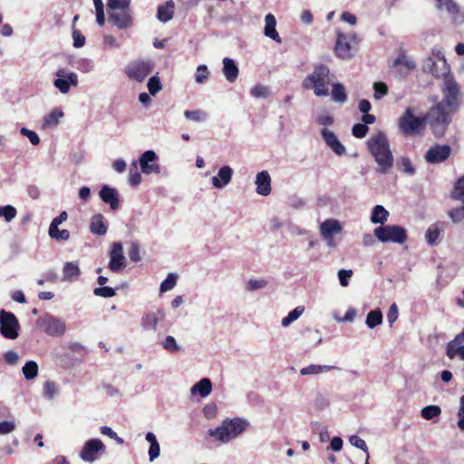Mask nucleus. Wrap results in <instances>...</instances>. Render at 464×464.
Returning a JSON list of instances; mask_svg holds the SVG:
<instances>
[{"label": "nucleus", "instance_id": "nucleus-26", "mask_svg": "<svg viewBox=\"0 0 464 464\" xmlns=\"http://www.w3.org/2000/svg\"><path fill=\"white\" fill-rule=\"evenodd\" d=\"M222 71L226 79L229 82H234L237 79L238 68L234 60L227 57L224 58Z\"/></svg>", "mask_w": 464, "mask_h": 464}, {"label": "nucleus", "instance_id": "nucleus-32", "mask_svg": "<svg viewBox=\"0 0 464 464\" xmlns=\"http://www.w3.org/2000/svg\"><path fill=\"white\" fill-rule=\"evenodd\" d=\"M389 212L381 205H377L373 208L371 221L373 224H381L384 225V223L388 220Z\"/></svg>", "mask_w": 464, "mask_h": 464}, {"label": "nucleus", "instance_id": "nucleus-19", "mask_svg": "<svg viewBox=\"0 0 464 464\" xmlns=\"http://www.w3.org/2000/svg\"><path fill=\"white\" fill-rule=\"evenodd\" d=\"M321 135L325 144L338 156L345 153V147L340 142L337 136L326 128L322 129Z\"/></svg>", "mask_w": 464, "mask_h": 464}, {"label": "nucleus", "instance_id": "nucleus-40", "mask_svg": "<svg viewBox=\"0 0 464 464\" xmlns=\"http://www.w3.org/2000/svg\"><path fill=\"white\" fill-rule=\"evenodd\" d=\"M441 409L437 405H429L421 409L420 415L427 420H431L440 415Z\"/></svg>", "mask_w": 464, "mask_h": 464}, {"label": "nucleus", "instance_id": "nucleus-16", "mask_svg": "<svg viewBox=\"0 0 464 464\" xmlns=\"http://www.w3.org/2000/svg\"><path fill=\"white\" fill-rule=\"evenodd\" d=\"M56 76L58 78L54 80L53 84L62 93H67L71 86L78 84V76L74 72H65L60 69L56 72Z\"/></svg>", "mask_w": 464, "mask_h": 464}, {"label": "nucleus", "instance_id": "nucleus-61", "mask_svg": "<svg viewBox=\"0 0 464 464\" xmlns=\"http://www.w3.org/2000/svg\"><path fill=\"white\" fill-rule=\"evenodd\" d=\"M129 257L133 262H138L140 260V246L138 243L132 242L130 247L129 249Z\"/></svg>", "mask_w": 464, "mask_h": 464}, {"label": "nucleus", "instance_id": "nucleus-22", "mask_svg": "<svg viewBox=\"0 0 464 464\" xmlns=\"http://www.w3.org/2000/svg\"><path fill=\"white\" fill-rule=\"evenodd\" d=\"M233 169L229 166H223L218 169V175L211 179L212 185L216 188H223L232 179Z\"/></svg>", "mask_w": 464, "mask_h": 464}, {"label": "nucleus", "instance_id": "nucleus-58", "mask_svg": "<svg viewBox=\"0 0 464 464\" xmlns=\"http://www.w3.org/2000/svg\"><path fill=\"white\" fill-rule=\"evenodd\" d=\"M369 130L368 126L362 123H357L353 125L352 129V133L354 137L362 139L366 136L367 132Z\"/></svg>", "mask_w": 464, "mask_h": 464}, {"label": "nucleus", "instance_id": "nucleus-12", "mask_svg": "<svg viewBox=\"0 0 464 464\" xmlns=\"http://www.w3.org/2000/svg\"><path fill=\"white\" fill-rule=\"evenodd\" d=\"M154 63L150 60H137L130 63L125 70L129 78L141 82L152 72Z\"/></svg>", "mask_w": 464, "mask_h": 464}, {"label": "nucleus", "instance_id": "nucleus-30", "mask_svg": "<svg viewBox=\"0 0 464 464\" xmlns=\"http://www.w3.org/2000/svg\"><path fill=\"white\" fill-rule=\"evenodd\" d=\"M331 370H339L336 366L332 365H317V364H310L307 367H304L300 370V373L303 376L305 375H316L320 374L324 372H328Z\"/></svg>", "mask_w": 464, "mask_h": 464}, {"label": "nucleus", "instance_id": "nucleus-27", "mask_svg": "<svg viewBox=\"0 0 464 464\" xmlns=\"http://www.w3.org/2000/svg\"><path fill=\"white\" fill-rule=\"evenodd\" d=\"M90 229L94 235L104 236L106 234L107 226L102 214H95L92 217Z\"/></svg>", "mask_w": 464, "mask_h": 464}, {"label": "nucleus", "instance_id": "nucleus-49", "mask_svg": "<svg viewBox=\"0 0 464 464\" xmlns=\"http://www.w3.org/2000/svg\"><path fill=\"white\" fill-rule=\"evenodd\" d=\"M147 87L150 93L154 96L162 89V84L160 78L154 75L149 79Z\"/></svg>", "mask_w": 464, "mask_h": 464}, {"label": "nucleus", "instance_id": "nucleus-33", "mask_svg": "<svg viewBox=\"0 0 464 464\" xmlns=\"http://www.w3.org/2000/svg\"><path fill=\"white\" fill-rule=\"evenodd\" d=\"M64 280H74L80 276L78 264L75 262H66L63 268Z\"/></svg>", "mask_w": 464, "mask_h": 464}, {"label": "nucleus", "instance_id": "nucleus-41", "mask_svg": "<svg viewBox=\"0 0 464 464\" xmlns=\"http://www.w3.org/2000/svg\"><path fill=\"white\" fill-rule=\"evenodd\" d=\"M49 236L58 241H66L70 238V232L67 229L60 230L58 226L49 227Z\"/></svg>", "mask_w": 464, "mask_h": 464}, {"label": "nucleus", "instance_id": "nucleus-5", "mask_svg": "<svg viewBox=\"0 0 464 464\" xmlns=\"http://www.w3.org/2000/svg\"><path fill=\"white\" fill-rule=\"evenodd\" d=\"M442 100L438 103L457 112L461 107V89L457 81L451 77H445L440 88Z\"/></svg>", "mask_w": 464, "mask_h": 464}, {"label": "nucleus", "instance_id": "nucleus-59", "mask_svg": "<svg viewBox=\"0 0 464 464\" xmlns=\"http://www.w3.org/2000/svg\"><path fill=\"white\" fill-rule=\"evenodd\" d=\"M373 88L376 100H381L388 92V87L384 82H375Z\"/></svg>", "mask_w": 464, "mask_h": 464}, {"label": "nucleus", "instance_id": "nucleus-21", "mask_svg": "<svg viewBox=\"0 0 464 464\" xmlns=\"http://www.w3.org/2000/svg\"><path fill=\"white\" fill-rule=\"evenodd\" d=\"M255 183L258 195L268 196L271 193V177L267 170L258 172Z\"/></svg>", "mask_w": 464, "mask_h": 464}, {"label": "nucleus", "instance_id": "nucleus-24", "mask_svg": "<svg viewBox=\"0 0 464 464\" xmlns=\"http://www.w3.org/2000/svg\"><path fill=\"white\" fill-rule=\"evenodd\" d=\"M319 230L321 237H326V236H334L341 233L342 226L338 220L328 218L320 225Z\"/></svg>", "mask_w": 464, "mask_h": 464}, {"label": "nucleus", "instance_id": "nucleus-42", "mask_svg": "<svg viewBox=\"0 0 464 464\" xmlns=\"http://www.w3.org/2000/svg\"><path fill=\"white\" fill-rule=\"evenodd\" d=\"M22 371L26 380H33L38 374V364L34 361H29L24 365Z\"/></svg>", "mask_w": 464, "mask_h": 464}, {"label": "nucleus", "instance_id": "nucleus-20", "mask_svg": "<svg viewBox=\"0 0 464 464\" xmlns=\"http://www.w3.org/2000/svg\"><path fill=\"white\" fill-rule=\"evenodd\" d=\"M100 198L102 200L110 205V208L112 210H116L120 207V198L118 191L109 187L108 185H103L99 192Z\"/></svg>", "mask_w": 464, "mask_h": 464}, {"label": "nucleus", "instance_id": "nucleus-14", "mask_svg": "<svg viewBox=\"0 0 464 464\" xmlns=\"http://www.w3.org/2000/svg\"><path fill=\"white\" fill-rule=\"evenodd\" d=\"M158 159L154 150H149L143 152L139 160L141 172L146 175L160 174V167L157 162Z\"/></svg>", "mask_w": 464, "mask_h": 464}, {"label": "nucleus", "instance_id": "nucleus-35", "mask_svg": "<svg viewBox=\"0 0 464 464\" xmlns=\"http://www.w3.org/2000/svg\"><path fill=\"white\" fill-rule=\"evenodd\" d=\"M365 323L370 329L380 325L382 323V314L381 310L375 309L370 311L366 316Z\"/></svg>", "mask_w": 464, "mask_h": 464}, {"label": "nucleus", "instance_id": "nucleus-47", "mask_svg": "<svg viewBox=\"0 0 464 464\" xmlns=\"http://www.w3.org/2000/svg\"><path fill=\"white\" fill-rule=\"evenodd\" d=\"M461 203L462 205L460 207L452 208L448 214L451 221L455 224H459L464 220V202Z\"/></svg>", "mask_w": 464, "mask_h": 464}, {"label": "nucleus", "instance_id": "nucleus-13", "mask_svg": "<svg viewBox=\"0 0 464 464\" xmlns=\"http://www.w3.org/2000/svg\"><path fill=\"white\" fill-rule=\"evenodd\" d=\"M106 448L99 439H92L86 441L80 452L81 459L85 462H94L100 455L105 453Z\"/></svg>", "mask_w": 464, "mask_h": 464}, {"label": "nucleus", "instance_id": "nucleus-17", "mask_svg": "<svg viewBox=\"0 0 464 464\" xmlns=\"http://www.w3.org/2000/svg\"><path fill=\"white\" fill-rule=\"evenodd\" d=\"M126 266V259L123 255L122 244L116 242L112 245L110 252L109 269L112 272H119Z\"/></svg>", "mask_w": 464, "mask_h": 464}, {"label": "nucleus", "instance_id": "nucleus-39", "mask_svg": "<svg viewBox=\"0 0 464 464\" xmlns=\"http://www.w3.org/2000/svg\"><path fill=\"white\" fill-rule=\"evenodd\" d=\"M159 323L158 316L155 313L150 312L145 314L141 318V324L145 329L156 330Z\"/></svg>", "mask_w": 464, "mask_h": 464}, {"label": "nucleus", "instance_id": "nucleus-1", "mask_svg": "<svg viewBox=\"0 0 464 464\" xmlns=\"http://www.w3.org/2000/svg\"><path fill=\"white\" fill-rule=\"evenodd\" d=\"M367 147L377 164V171L389 173L393 168L394 157L387 135L382 131L372 135L367 140Z\"/></svg>", "mask_w": 464, "mask_h": 464}, {"label": "nucleus", "instance_id": "nucleus-45", "mask_svg": "<svg viewBox=\"0 0 464 464\" xmlns=\"http://www.w3.org/2000/svg\"><path fill=\"white\" fill-rule=\"evenodd\" d=\"M399 164L401 168V171L409 176H413L416 173V169L412 165V162L409 157H401Z\"/></svg>", "mask_w": 464, "mask_h": 464}, {"label": "nucleus", "instance_id": "nucleus-52", "mask_svg": "<svg viewBox=\"0 0 464 464\" xmlns=\"http://www.w3.org/2000/svg\"><path fill=\"white\" fill-rule=\"evenodd\" d=\"M437 7L445 8L450 14H456L459 11L458 5L452 0H437Z\"/></svg>", "mask_w": 464, "mask_h": 464}, {"label": "nucleus", "instance_id": "nucleus-29", "mask_svg": "<svg viewBox=\"0 0 464 464\" xmlns=\"http://www.w3.org/2000/svg\"><path fill=\"white\" fill-rule=\"evenodd\" d=\"M332 99L336 103L343 104L347 102L348 96L345 87L340 82L332 83Z\"/></svg>", "mask_w": 464, "mask_h": 464}, {"label": "nucleus", "instance_id": "nucleus-48", "mask_svg": "<svg viewBox=\"0 0 464 464\" xmlns=\"http://www.w3.org/2000/svg\"><path fill=\"white\" fill-rule=\"evenodd\" d=\"M16 209L11 205L0 207V218H3L6 222H11L16 216Z\"/></svg>", "mask_w": 464, "mask_h": 464}, {"label": "nucleus", "instance_id": "nucleus-9", "mask_svg": "<svg viewBox=\"0 0 464 464\" xmlns=\"http://www.w3.org/2000/svg\"><path fill=\"white\" fill-rule=\"evenodd\" d=\"M413 108H406L403 114L399 119V128L402 134L406 136L419 133L425 126L424 117H416L413 114Z\"/></svg>", "mask_w": 464, "mask_h": 464}, {"label": "nucleus", "instance_id": "nucleus-53", "mask_svg": "<svg viewBox=\"0 0 464 464\" xmlns=\"http://www.w3.org/2000/svg\"><path fill=\"white\" fill-rule=\"evenodd\" d=\"M251 95L255 98H266L269 95L268 87L257 84L251 89Z\"/></svg>", "mask_w": 464, "mask_h": 464}, {"label": "nucleus", "instance_id": "nucleus-55", "mask_svg": "<svg viewBox=\"0 0 464 464\" xmlns=\"http://www.w3.org/2000/svg\"><path fill=\"white\" fill-rule=\"evenodd\" d=\"M464 345V329L461 333L457 334L453 340L448 343L447 350H450V353H453V349L459 346Z\"/></svg>", "mask_w": 464, "mask_h": 464}, {"label": "nucleus", "instance_id": "nucleus-56", "mask_svg": "<svg viewBox=\"0 0 464 464\" xmlns=\"http://www.w3.org/2000/svg\"><path fill=\"white\" fill-rule=\"evenodd\" d=\"M162 346L164 347V349L170 353H177L180 350V347L176 343L175 338L170 335L165 338V340L162 343Z\"/></svg>", "mask_w": 464, "mask_h": 464}, {"label": "nucleus", "instance_id": "nucleus-57", "mask_svg": "<svg viewBox=\"0 0 464 464\" xmlns=\"http://www.w3.org/2000/svg\"><path fill=\"white\" fill-rule=\"evenodd\" d=\"M93 294L97 296H102L105 298L112 297L116 295V292L113 288L109 286H102V287H96L93 290Z\"/></svg>", "mask_w": 464, "mask_h": 464}, {"label": "nucleus", "instance_id": "nucleus-8", "mask_svg": "<svg viewBox=\"0 0 464 464\" xmlns=\"http://www.w3.org/2000/svg\"><path fill=\"white\" fill-rule=\"evenodd\" d=\"M359 39L354 34H343L338 32L334 47L335 54L343 60H350L353 57Z\"/></svg>", "mask_w": 464, "mask_h": 464}, {"label": "nucleus", "instance_id": "nucleus-38", "mask_svg": "<svg viewBox=\"0 0 464 464\" xmlns=\"http://www.w3.org/2000/svg\"><path fill=\"white\" fill-rule=\"evenodd\" d=\"M130 0H107L109 12L130 10Z\"/></svg>", "mask_w": 464, "mask_h": 464}, {"label": "nucleus", "instance_id": "nucleus-60", "mask_svg": "<svg viewBox=\"0 0 464 464\" xmlns=\"http://www.w3.org/2000/svg\"><path fill=\"white\" fill-rule=\"evenodd\" d=\"M72 39H73V46L76 48H81L85 44V37L82 34V33L73 28L72 30Z\"/></svg>", "mask_w": 464, "mask_h": 464}, {"label": "nucleus", "instance_id": "nucleus-46", "mask_svg": "<svg viewBox=\"0 0 464 464\" xmlns=\"http://www.w3.org/2000/svg\"><path fill=\"white\" fill-rule=\"evenodd\" d=\"M349 442L355 448L362 450L366 454V459L369 460L370 454L366 442L356 435H353L349 438Z\"/></svg>", "mask_w": 464, "mask_h": 464}, {"label": "nucleus", "instance_id": "nucleus-51", "mask_svg": "<svg viewBox=\"0 0 464 464\" xmlns=\"http://www.w3.org/2000/svg\"><path fill=\"white\" fill-rule=\"evenodd\" d=\"M209 75H210V72H209L207 65H204V64L199 65L197 68L195 81L197 83L201 84L208 79Z\"/></svg>", "mask_w": 464, "mask_h": 464}, {"label": "nucleus", "instance_id": "nucleus-23", "mask_svg": "<svg viewBox=\"0 0 464 464\" xmlns=\"http://www.w3.org/2000/svg\"><path fill=\"white\" fill-rule=\"evenodd\" d=\"M265 29L264 34L266 37L276 41L278 44L282 43V39L280 35L278 34L276 26V20L274 14H268L265 17Z\"/></svg>", "mask_w": 464, "mask_h": 464}, {"label": "nucleus", "instance_id": "nucleus-64", "mask_svg": "<svg viewBox=\"0 0 464 464\" xmlns=\"http://www.w3.org/2000/svg\"><path fill=\"white\" fill-rule=\"evenodd\" d=\"M353 276V271L352 270H345V269H341L339 270L338 272V277H339V281H340V285L342 286H347L349 282V278H351Z\"/></svg>", "mask_w": 464, "mask_h": 464}, {"label": "nucleus", "instance_id": "nucleus-34", "mask_svg": "<svg viewBox=\"0 0 464 464\" xmlns=\"http://www.w3.org/2000/svg\"><path fill=\"white\" fill-rule=\"evenodd\" d=\"M440 232H441V229L439 227L438 224L430 225L425 233V238H426L427 243L430 246L437 245Z\"/></svg>", "mask_w": 464, "mask_h": 464}, {"label": "nucleus", "instance_id": "nucleus-15", "mask_svg": "<svg viewBox=\"0 0 464 464\" xmlns=\"http://www.w3.org/2000/svg\"><path fill=\"white\" fill-rule=\"evenodd\" d=\"M450 153L451 148L450 145L436 144L427 150L425 154V160L430 164H438L448 160V158L450 156Z\"/></svg>", "mask_w": 464, "mask_h": 464}, {"label": "nucleus", "instance_id": "nucleus-4", "mask_svg": "<svg viewBox=\"0 0 464 464\" xmlns=\"http://www.w3.org/2000/svg\"><path fill=\"white\" fill-rule=\"evenodd\" d=\"M248 425L249 423L241 418L225 420L221 426L215 430H208V434L212 437H216L219 441L227 443L242 434Z\"/></svg>", "mask_w": 464, "mask_h": 464}, {"label": "nucleus", "instance_id": "nucleus-63", "mask_svg": "<svg viewBox=\"0 0 464 464\" xmlns=\"http://www.w3.org/2000/svg\"><path fill=\"white\" fill-rule=\"evenodd\" d=\"M21 133L27 137L33 145H38L40 143V139L36 132L23 127L21 129Z\"/></svg>", "mask_w": 464, "mask_h": 464}, {"label": "nucleus", "instance_id": "nucleus-6", "mask_svg": "<svg viewBox=\"0 0 464 464\" xmlns=\"http://www.w3.org/2000/svg\"><path fill=\"white\" fill-rule=\"evenodd\" d=\"M422 69L424 72L437 78L451 77L443 52L436 47L432 49L431 55L424 61Z\"/></svg>", "mask_w": 464, "mask_h": 464}, {"label": "nucleus", "instance_id": "nucleus-54", "mask_svg": "<svg viewBox=\"0 0 464 464\" xmlns=\"http://www.w3.org/2000/svg\"><path fill=\"white\" fill-rule=\"evenodd\" d=\"M266 285H267V281L265 279H259V280L250 279L246 283V290H248L250 292H254V291L265 288Z\"/></svg>", "mask_w": 464, "mask_h": 464}, {"label": "nucleus", "instance_id": "nucleus-18", "mask_svg": "<svg viewBox=\"0 0 464 464\" xmlns=\"http://www.w3.org/2000/svg\"><path fill=\"white\" fill-rule=\"evenodd\" d=\"M108 22L119 29H128L132 26V16L130 10L108 13Z\"/></svg>", "mask_w": 464, "mask_h": 464}, {"label": "nucleus", "instance_id": "nucleus-50", "mask_svg": "<svg viewBox=\"0 0 464 464\" xmlns=\"http://www.w3.org/2000/svg\"><path fill=\"white\" fill-rule=\"evenodd\" d=\"M177 275L169 274L167 278L160 284V292L164 293L173 289L177 284Z\"/></svg>", "mask_w": 464, "mask_h": 464}, {"label": "nucleus", "instance_id": "nucleus-10", "mask_svg": "<svg viewBox=\"0 0 464 464\" xmlns=\"http://www.w3.org/2000/svg\"><path fill=\"white\" fill-rule=\"evenodd\" d=\"M36 324L42 331L51 336H62L66 330L63 320L48 314L38 318Z\"/></svg>", "mask_w": 464, "mask_h": 464}, {"label": "nucleus", "instance_id": "nucleus-37", "mask_svg": "<svg viewBox=\"0 0 464 464\" xmlns=\"http://www.w3.org/2000/svg\"><path fill=\"white\" fill-rule=\"evenodd\" d=\"M304 312V307L302 305L296 306L294 310H292L287 316L284 317L281 321V324L284 327H287L293 322L297 320Z\"/></svg>", "mask_w": 464, "mask_h": 464}, {"label": "nucleus", "instance_id": "nucleus-2", "mask_svg": "<svg viewBox=\"0 0 464 464\" xmlns=\"http://www.w3.org/2000/svg\"><path fill=\"white\" fill-rule=\"evenodd\" d=\"M330 69L324 64L315 65L312 73L307 75L303 82L302 87L305 90H313L317 97L329 95V85L332 84Z\"/></svg>", "mask_w": 464, "mask_h": 464}, {"label": "nucleus", "instance_id": "nucleus-31", "mask_svg": "<svg viewBox=\"0 0 464 464\" xmlns=\"http://www.w3.org/2000/svg\"><path fill=\"white\" fill-rule=\"evenodd\" d=\"M63 117V112L60 109H53L44 117L43 121V128L48 129L56 127Z\"/></svg>", "mask_w": 464, "mask_h": 464}, {"label": "nucleus", "instance_id": "nucleus-3", "mask_svg": "<svg viewBox=\"0 0 464 464\" xmlns=\"http://www.w3.org/2000/svg\"><path fill=\"white\" fill-rule=\"evenodd\" d=\"M455 113V111L437 102L424 116L425 123L430 125L436 137L440 138L444 136Z\"/></svg>", "mask_w": 464, "mask_h": 464}, {"label": "nucleus", "instance_id": "nucleus-44", "mask_svg": "<svg viewBox=\"0 0 464 464\" xmlns=\"http://www.w3.org/2000/svg\"><path fill=\"white\" fill-rule=\"evenodd\" d=\"M59 393V388L54 382L47 381L44 384V395L48 400H53Z\"/></svg>", "mask_w": 464, "mask_h": 464}, {"label": "nucleus", "instance_id": "nucleus-43", "mask_svg": "<svg viewBox=\"0 0 464 464\" xmlns=\"http://www.w3.org/2000/svg\"><path fill=\"white\" fill-rule=\"evenodd\" d=\"M184 116L189 121L201 122L207 120L208 113L202 110L185 111Z\"/></svg>", "mask_w": 464, "mask_h": 464}, {"label": "nucleus", "instance_id": "nucleus-25", "mask_svg": "<svg viewBox=\"0 0 464 464\" xmlns=\"http://www.w3.org/2000/svg\"><path fill=\"white\" fill-rule=\"evenodd\" d=\"M212 392V382L208 378H202L190 388L191 395L198 394L201 398L208 397Z\"/></svg>", "mask_w": 464, "mask_h": 464}, {"label": "nucleus", "instance_id": "nucleus-36", "mask_svg": "<svg viewBox=\"0 0 464 464\" xmlns=\"http://www.w3.org/2000/svg\"><path fill=\"white\" fill-rule=\"evenodd\" d=\"M450 198L464 202V175L455 182Z\"/></svg>", "mask_w": 464, "mask_h": 464}, {"label": "nucleus", "instance_id": "nucleus-7", "mask_svg": "<svg viewBox=\"0 0 464 464\" xmlns=\"http://www.w3.org/2000/svg\"><path fill=\"white\" fill-rule=\"evenodd\" d=\"M374 236L382 243L403 244L408 238L406 229L397 225L380 226L374 228Z\"/></svg>", "mask_w": 464, "mask_h": 464}, {"label": "nucleus", "instance_id": "nucleus-28", "mask_svg": "<svg viewBox=\"0 0 464 464\" xmlns=\"http://www.w3.org/2000/svg\"><path fill=\"white\" fill-rule=\"evenodd\" d=\"M174 6L175 5L172 0L168 1L165 5H159L157 18L162 23L171 20L174 14Z\"/></svg>", "mask_w": 464, "mask_h": 464}, {"label": "nucleus", "instance_id": "nucleus-11", "mask_svg": "<svg viewBox=\"0 0 464 464\" xmlns=\"http://www.w3.org/2000/svg\"><path fill=\"white\" fill-rule=\"evenodd\" d=\"M20 324L15 315L4 309L0 311V333L6 339H15L19 335Z\"/></svg>", "mask_w": 464, "mask_h": 464}, {"label": "nucleus", "instance_id": "nucleus-62", "mask_svg": "<svg viewBox=\"0 0 464 464\" xmlns=\"http://www.w3.org/2000/svg\"><path fill=\"white\" fill-rule=\"evenodd\" d=\"M15 430V423L10 420L0 422V435H5L13 432Z\"/></svg>", "mask_w": 464, "mask_h": 464}]
</instances>
